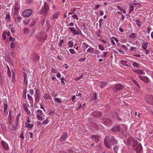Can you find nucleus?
I'll return each instance as SVG.
<instances>
[{"label": "nucleus", "mask_w": 153, "mask_h": 153, "mask_svg": "<svg viewBox=\"0 0 153 153\" xmlns=\"http://www.w3.org/2000/svg\"><path fill=\"white\" fill-rule=\"evenodd\" d=\"M117 143V140L114 136H112L111 138H109L108 137L106 136L104 140V145L108 148H111V143L114 145L116 144Z\"/></svg>", "instance_id": "1"}, {"label": "nucleus", "mask_w": 153, "mask_h": 153, "mask_svg": "<svg viewBox=\"0 0 153 153\" xmlns=\"http://www.w3.org/2000/svg\"><path fill=\"white\" fill-rule=\"evenodd\" d=\"M23 74L24 83L27 86L28 84V79L31 82L33 81V75L31 74L27 76L26 74L24 72H23Z\"/></svg>", "instance_id": "2"}, {"label": "nucleus", "mask_w": 153, "mask_h": 153, "mask_svg": "<svg viewBox=\"0 0 153 153\" xmlns=\"http://www.w3.org/2000/svg\"><path fill=\"white\" fill-rule=\"evenodd\" d=\"M127 144L133 147H136L138 144V141L134 138H128L126 141Z\"/></svg>", "instance_id": "3"}, {"label": "nucleus", "mask_w": 153, "mask_h": 153, "mask_svg": "<svg viewBox=\"0 0 153 153\" xmlns=\"http://www.w3.org/2000/svg\"><path fill=\"white\" fill-rule=\"evenodd\" d=\"M123 88L124 86L121 84H117L112 87V91L114 92H116L123 89Z\"/></svg>", "instance_id": "4"}, {"label": "nucleus", "mask_w": 153, "mask_h": 153, "mask_svg": "<svg viewBox=\"0 0 153 153\" xmlns=\"http://www.w3.org/2000/svg\"><path fill=\"white\" fill-rule=\"evenodd\" d=\"M49 10V7L48 4L45 3H44V7H42L41 10V13H43L45 16L47 15Z\"/></svg>", "instance_id": "5"}, {"label": "nucleus", "mask_w": 153, "mask_h": 153, "mask_svg": "<svg viewBox=\"0 0 153 153\" xmlns=\"http://www.w3.org/2000/svg\"><path fill=\"white\" fill-rule=\"evenodd\" d=\"M147 102L150 104L153 105V95H147L145 98Z\"/></svg>", "instance_id": "6"}, {"label": "nucleus", "mask_w": 153, "mask_h": 153, "mask_svg": "<svg viewBox=\"0 0 153 153\" xmlns=\"http://www.w3.org/2000/svg\"><path fill=\"white\" fill-rule=\"evenodd\" d=\"M32 13V10L31 9H28L24 10L23 13V15L25 17L30 16Z\"/></svg>", "instance_id": "7"}, {"label": "nucleus", "mask_w": 153, "mask_h": 153, "mask_svg": "<svg viewBox=\"0 0 153 153\" xmlns=\"http://www.w3.org/2000/svg\"><path fill=\"white\" fill-rule=\"evenodd\" d=\"M120 129L119 125H116L113 126L111 129V131L113 132H118Z\"/></svg>", "instance_id": "8"}, {"label": "nucleus", "mask_w": 153, "mask_h": 153, "mask_svg": "<svg viewBox=\"0 0 153 153\" xmlns=\"http://www.w3.org/2000/svg\"><path fill=\"white\" fill-rule=\"evenodd\" d=\"M101 123L107 126L111 124V121L110 119L108 118H106Z\"/></svg>", "instance_id": "9"}, {"label": "nucleus", "mask_w": 153, "mask_h": 153, "mask_svg": "<svg viewBox=\"0 0 153 153\" xmlns=\"http://www.w3.org/2000/svg\"><path fill=\"white\" fill-rule=\"evenodd\" d=\"M15 15L16 16L13 18L15 22L17 23L20 22L21 19H22V18L18 14Z\"/></svg>", "instance_id": "10"}, {"label": "nucleus", "mask_w": 153, "mask_h": 153, "mask_svg": "<svg viewBox=\"0 0 153 153\" xmlns=\"http://www.w3.org/2000/svg\"><path fill=\"white\" fill-rule=\"evenodd\" d=\"M1 143L4 148L6 150H8L9 149L8 144L4 140H2Z\"/></svg>", "instance_id": "11"}, {"label": "nucleus", "mask_w": 153, "mask_h": 153, "mask_svg": "<svg viewBox=\"0 0 153 153\" xmlns=\"http://www.w3.org/2000/svg\"><path fill=\"white\" fill-rule=\"evenodd\" d=\"M142 149V146L140 143H139L135 149L136 152L137 153H140Z\"/></svg>", "instance_id": "12"}, {"label": "nucleus", "mask_w": 153, "mask_h": 153, "mask_svg": "<svg viewBox=\"0 0 153 153\" xmlns=\"http://www.w3.org/2000/svg\"><path fill=\"white\" fill-rule=\"evenodd\" d=\"M102 115V113L100 111H94L91 113V115L96 117H100Z\"/></svg>", "instance_id": "13"}, {"label": "nucleus", "mask_w": 153, "mask_h": 153, "mask_svg": "<svg viewBox=\"0 0 153 153\" xmlns=\"http://www.w3.org/2000/svg\"><path fill=\"white\" fill-rule=\"evenodd\" d=\"M139 76L140 79L143 80V82L146 83H148L149 82V80L147 77L140 76Z\"/></svg>", "instance_id": "14"}, {"label": "nucleus", "mask_w": 153, "mask_h": 153, "mask_svg": "<svg viewBox=\"0 0 153 153\" xmlns=\"http://www.w3.org/2000/svg\"><path fill=\"white\" fill-rule=\"evenodd\" d=\"M14 11L13 12V14L16 15L17 12L19 10V8L18 7V3L16 2L14 6Z\"/></svg>", "instance_id": "15"}, {"label": "nucleus", "mask_w": 153, "mask_h": 153, "mask_svg": "<svg viewBox=\"0 0 153 153\" xmlns=\"http://www.w3.org/2000/svg\"><path fill=\"white\" fill-rule=\"evenodd\" d=\"M32 59L33 61H36L39 60V57L38 55L35 54L32 56Z\"/></svg>", "instance_id": "16"}, {"label": "nucleus", "mask_w": 153, "mask_h": 153, "mask_svg": "<svg viewBox=\"0 0 153 153\" xmlns=\"http://www.w3.org/2000/svg\"><path fill=\"white\" fill-rule=\"evenodd\" d=\"M47 37V35L41 34L40 36V41H44L46 39Z\"/></svg>", "instance_id": "17"}, {"label": "nucleus", "mask_w": 153, "mask_h": 153, "mask_svg": "<svg viewBox=\"0 0 153 153\" xmlns=\"http://www.w3.org/2000/svg\"><path fill=\"white\" fill-rule=\"evenodd\" d=\"M67 134L66 132H64L61 138H60V140L61 142L63 141L67 137Z\"/></svg>", "instance_id": "18"}, {"label": "nucleus", "mask_w": 153, "mask_h": 153, "mask_svg": "<svg viewBox=\"0 0 153 153\" xmlns=\"http://www.w3.org/2000/svg\"><path fill=\"white\" fill-rule=\"evenodd\" d=\"M91 137L92 138L94 139L96 142L97 143L98 141V138L99 137L98 136L93 135L91 136Z\"/></svg>", "instance_id": "19"}, {"label": "nucleus", "mask_w": 153, "mask_h": 153, "mask_svg": "<svg viewBox=\"0 0 153 153\" xmlns=\"http://www.w3.org/2000/svg\"><path fill=\"white\" fill-rule=\"evenodd\" d=\"M8 107L7 105V104H5L4 106V114L7 115V108Z\"/></svg>", "instance_id": "20"}, {"label": "nucleus", "mask_w": 153, "mask_h": 153, "mask_svg": "<svg viewBox=\"0 0 153 153\" xmlns=\"http://www.w3.org/2000/svg\"><path fill=\"white\" fill-rule=\"evenodd\" d=\"M39 94L37 93V90H36V97L35 98V100L36 102H38L39 100Z\"/></svg>", "instance_id": "21"}, {"label": "nucleus", "mask_w": 153, "mask_h": 153, "mask_svg": "<svg viewBox=\"0 0 153 153\" xmlns=\"http://www.w3.org/2000/svg\"><path fill=\"white\" fill-rule=\"evenodd\" d=\"M100 84V87L102 88L107 84V83L105 82H101Z\"/></svg>", "instance_id": "22"}, {"label": "nucleus", "mask_w": 153, "mask_h": 153, "mask_svg": "<svg viewBox=\"0 0 153 153\" xmlns=\"http://www.w3.org/2000/svg\"><path fill=\"white\" fill-rule=\"evenodd\" d=\"M148 45V43L146 42L144 43V44L142 45V47L144 50H145L147 48Z\"/></svg>", "instance_id": "23"}, {"label": "nucleus", "mask_w": 153, "mask_h": 153, "mask_svg": "<svg viewBox=\"0 0 153 153\" xmlns=\"http://www.w3.org/2000/svg\"><path fill=\"white\" fill-rule=\"evenodd\" d=\"M59 15V13L58 12H56L55 13L53 16V19H54L56 18H57L58 16Z\"/></svg>", "instance_id": "24"}, {"label": "nucleus", "mask_w": 153, "mask_h": 153, "mask_svg": "<svg viewBox=\"0 0 153 153\" xmlns=\"http://www.w3.org/2000/svg\"><path fill=\"white\" fill-rule=\"evenodd\" d=\"M134 71L138 74H142L143 73L142 71L139 69L135 70Z\"/></svg>", "instance_id": "25"}, {"label": "nucleus", "mask_w": 153, "mask_h": 153, "mask_svg": "<svg viewBox=\"0 0 153 153\" xmlns=\"http://www.w3.org/2000/svg\"><path fill=\"white\" fill-rule=\"evenodd\" d=\"M5 19H7V21H10L11 19V18L10 17V14L7 13L6 14L5 16Z\"/></svg>", "instance_id": "26"}, {"label": "nucleus", "mask_w": 153, "mask_h": 153, "mask_svg": "<svg viewBox=\"0 0 153 153\" xmlns=\"http://www.w3.org/2000/svg\"><path fill=\"white\" fill-rule=\"evenodd\" d=\"M24 109L27 114H30V111L27 108V107H24Z\"/></svg>", "instance_id": "27"}, {"label": "nucleus", "mask_w": 153, "mask_h": 153, "mask_svg": "<svg viewBox=\"0 0 153 153\" xmlns=\"http://www.w3.org/2000/svg\"><path fill=\"white\" fill-rule=\"evenodd\" d=\"M24 33L26 34H27L29 33V30L26 27H25L24 28Z\"/></svg>", "instance_id": "28"}, {"label": "nucleus", "mask_w": 153, "mask_h": 153, "mask_svg": "<svg viewBox=\"0 0 153 153\" xmlns=\"http://www.w3.org/2000/svg\"><path fill=\"white\" fill-rule=\"evenodd\" d=\"M69 46L71 48H72L74 42L72 41H68V42Z\"/></svg>", "instance_id": "29"}, {"label": "nucleus", "mask_w": 153, "mask_h": 153, "mask_svg": "<svg viewBox=\"0 0 153 153\" xmlns=\"http://www.w3.org/2000/svg\"><path fill=\"white\" fill-rule=\"evenodd\" d=\"M94 51L93 48H89L87 50V52L89 53H92Z\"/></svg>", "instance_id": "30"}, {"label": "nucleus", "mask_w": 153, "mask_h": 153, "mask_svg": "<svg viewBox=\"0 0 153 153\" xmlns=\"http://www.w3.org/2000/svg\"><path fill=\"white\" fill-rule=\"evenodd\" d=\"M37 117L38 119L40 121H42L43 120V117L40 115H37Z\"/></svg>", "instance_id": "31"}, {"label": "nucleus", "mask_w": 153, "mask_h": 153, "mask_svg": "<svg viewBox=\"0 0 153 153\" xmlns=\"http://www.w3.org/2000/svg\"><path fill=\"white\" fill-rule=\"evenodd\" d=\"M27 98L29 100L30 102L33 101V98L31 96H30V95H29V94H27Z\"/></svg>", "instance_id": "32"}, {"label": "nucleus", "mask_w": 153, "mask_h": 153, "mask_svg": "<svg viewBox=\"0 0 153 153\" xmlns=\"http://www.w3.org/2000/svg\"><path fill=\"white\" fill-rule=\"evenodd\" d=\"M30 124L29 123H27V122H26L25 123V127L29 128H30Z\"/></svg>", "instance_id": "33"}, {"label": "nucleus", "mask_w": 153, "mask_h": 153, "mask_svg": "<svg viewBox=\"0 0 153 153\" xmlns=\"http://www.w3.org/2000/svg\"><path fill=\"white\" fill-rule=\"evenodd\" d=\"M76 29H77L78 30V33H75V34H78L80 35L81 36L82 35V34L80 31V30H79V29L77 27H76Z\"/></svg>", "instance_id": "34"}, {"label": "nucleus", "mask_w": 153, "mask_h": 153, "mask_svg": "<svg viewBox=\"0 0 153 153\" xmlns=\"http://www.w3.org/2000/svg\"><path fill=\"white\" fill-rule=\"evenodd\" d=\"M118 149V147L117 146H115L113 148V150L114 152L117 153V151Z\"/></svg>", "instance_id": "35"}, {"label": "nucleus", "mask_w": 153, "mask_h": 153, "mask_svg": "<svg viewBox=\"0 0 153 153\" xmlns=\"http://www.w3.org/2000/svg\"><path fill=\"white\" fill-rule=\"evenodd\" d=\"M132 65H133V66L134 67H137V68H139V64L137 63L136 62H134L133 63Z\"/></svg>", "instance_id": "36"}, {"label": "nucleus", "mask_w": 153, "mask_h": 153, "mask_svg": "<svg viewBox=\"0 0 153 153\" xmlns=\"http://www.w3.org/2000/svg\"><path fill=\"white\" fill-rule=\"evenodd\" d=\"M48 122V120L47 119L45 121H43L42 122V124L43 125H45V124H47Z\"/></svg>", "instance_id": "37"}, {"label": "nucleus", "mask_w": 153, "mask_h": 153, "mask_svg": "<svg viewBox=\"0 0 153 153\" xmlns=\"http://www.w3.org/2000/svg\"><path fill=\"white\" fill-rule=\"evenodd\" d=\"M136 37V34L135 33H132L130 36L129 37L132 38H134Z\"/></svg>", "instance_id": "38"}, {"label": "nucleus", "mask_w": 153, "mask_h": 153, "mask_svg": "<svg viewBox=\"0 0 153 153\" xmlns=\"http://www.w3.org/2000/svg\"><path fill=\"white\" fill-rule=\"evenodd\" d=\"M70 30V31L71 32H72V33L73 34V32L75 31V29L74 27H69L68 28Z\"/></svg>", "instance_id": "39"}, {"label": "nucleus", "mask_w": 153, "mask_h": 153, "mask_svg": "<svg viewBox=\"0 0 153 153\" xmlns=\"http://www.w3.org/2000/svg\"><path fill=\"white\" fill-rule=\"evenodd\" d=\"M51 97L49 95H48L47 94H46L44 98L46 99H50Z\"/></svg>", "instance_id": "40"}, {"label": "nucleus", "mask_w": 153, "mask_h": 153, "mask_svg": "<svg viewBox=\"0 0 153 153\" xmlns=\"http://www.w3.org/2000/svg\"><path fill=\"white\" fill-rule=\"evenodd\" d=\"M54 100L56 102H58L60 103L62 102V101H61L58 98H56L54 99Z\"/></svg>", "instance_id": "41"}, {"label": "nucleus", "mask_w": 153, "mask_h": 153, "mask_svg": "<svg viewBox=\"0 0 153 153\" xmlns=\"http://www.w3.org/2000/svg\"><path fill=\"white\" fill-rule=\"evenodd\" d=\"M60 80L61 81V83L62 84L64 85L65 84V83L64 81V80L65 81V79L64 77H62L60 78Z\"/></svg>", "instance_id": "42"}, {"label": "nucleus", "mask_w": 153, "mask_h": 153, "mask_svg": "<svg viewBox=\"0 0 153 153\" xmlns=\"http://www.w3.org/2000/svg\"><path fill=\"white\" fill-rule=\"evenodd\" d=\"M15 46V43H13V42H11L10 44V46L11 48H14Z\"/></svg>", "instance_id": "43"}, {"label": "nucleus", "mask_w": 153, "mask_h": 153, "mask_svg": "<svg viewBox=\"0 0 153 153\" xmlns=\"http://www.w3.org/2000/svg\"><path fill=\"white\" fill-rule=\"evenodd\" d=\"M134 7L132 5H131L130 7V10L129 11V13H131L132 10H134Z\"/></svg>", "instance_id": "44"}, {"label": "nucleus", "mask_w": 153, "mask_h": 153, "mask_svg": "<svg viewBox=\"0 0 153 153\" xmlns=\"http://www.w3.org/2000/svg\"><path fill=\"white\" fill-rule=\"evenodd\" d=\"M70 52L72 54H74L75 52L74 50L73 49H70L69 50Z\"/></svg>", "instance_id": "45"}, {"label": "nucleus", "mask_w": 153, "mask_h": 153, "mask_svg": "<svg viewBox=\"0 0 153 153\" xmlns=\"http://www.w3.org/2000/svg\"><path fill=\"white\" fill-rule=\"evenodd\" d=\"M72 17L74 19H76V20H78V18L77 16V15L76 14H74L72 16Z\"/></svg>", "instance_id": "46"}, {"label": "nucleus", "mask_w": 153, "mask_h": 153, "mask_svg": "<svg viewBox=\"0 0 153 153\" xmlns=\"http://www.w3.org/2000/svg\"><path fill=\"white\" fill-rule=\"evenodd\" d=\"M99 48L102 50H104V48L103 46L100 45H99Z\"/></svg>", "instance_id": "47"}, {"label": "nucleus", "mask_w": 153, "mask_h": 153, "mask_svg": "<svg viewBox=\"0 0 153 153\" xmlns=\"http://www.w3.org/2000/svg\"><path fill=\"white\" fill-rule=\"evenodd\" d=\"M117 8H118L119 10L121 11H125V10L123 9L120 6H117Z\"/></svg>", "instance_id": "48"}, {"label": "nucleus", "mask_w": 153, "mask_h": 153, "mask_svg": "<svg viewBox=\"0 0 153 153\" xmlns=\"http://www.w3.org/2000/svg\"><path fill=\"white\" fill-rule=\"evenodd\" d=\"M20 116H21V115L20 114H17L16 118V121H19V117Z\"/></svg>", "instance_id": "49"}, {"label": "nucleus", "mask_w": 153, "mask_h": 153, "mask_svg": "<svg viewBox=\"0 0 153 153\" xmlns=\"http://www.w3.org/2000/svg\"><path fill=\"white\" fill-rule=\"evenodd\" d=\"M83 76V75H81L80 77H76L75 78V80L76 81L78 80H79L80 79H81Z\"/></svg>", "instance_id": "50"}, {"label": "nucleus", "mask_w": 153, "mask_h": 153, "mask_svg": "<svg viewBox=\"0 0 153 153\" xmlns=\"http://www.w3.org/2000/svg\"><path fill=\"white\" fill-rule=\"evenodd\" d=\"M5 59L7 60V61H10L11 60V58L10 57L6 56L5 57Z\"/></svg>", "instance_id": "51"}, {"label": "nucleus", "mask_w": 153, "mask_h": 153, "mask_svg": "<svg viewBox=\"0 0 153 153\" xmlns=\"http://www.w3.org/2000/svg\"><path fill=\"white\" fill-rule=\"evenodd\" d=\"M29 93L31 95H33L34 94V91L33 89H30L29 90Z\"/></svg>", "instance_id": "52"}, {"label": "nucleus", "mask_w": 153, "mask_h": 153, "mask_svg": "<svg viewBox=\"0 0 153 153\" xmlns=\"http://www.w3.org/2000/svg\"><path fill=\"white\" fill-rule=\"evenodd\" d=\"M36 112L39 114H42V111H41V110H40L39 109Z\"/></svg>", "instance_id": "53"}, {"label": "nucleus", "mask_w": 153, "mask_h": 153, "mask_svg": "<svg viewBox=\"0 0 153 153\" xmlns=\"http://www.w3.org/2000/svg\"><path fill=\"white\" fill-rule=\"evenodd\" d=\"M133 82L136 86H137L138 87H139V85L135 80L133 79Z\"/></svg>", "instance_id": "54"}, {"label": "nucleus", "mask_w": 153, "mask_h": 153, "mask_svg": "<svg viewBox=\"0 0 153 153\" xmlns=\"http://www.w3.org/2000/svg\"><path fill=\"white\" fill-rule=\"evenodd\" d=\"M2 37L5 40L6 39V36L5 35V33H3L2 34Z\"/></svg>", "instance_id": "55"}, {"label": "nucleus", "mask_w": 153, "mask_h": 153, "mask_svg": "<svg viewBox=\"0 0 153 153\" xmlns=\"http://www.w3.org/2000/svg\"><path fill=\"white\" fill-rule=\"evenodd\" d=\"M5 33L8 36H9L10 35V32L5 31Z\"/></svg>", "instance_id": "56"}, {"label": "nucleus", "mask_w": 153, "mask_h": 153, "mask_svg": "<svg viewBox=\"0 0 153 153\" xmlns=\"http://www.w3.org/2000/svg\"><path fill=\"white\" fill-rule=\"evenodd\" d=\"M135 49V50H136V48L135 47H131L130 48V51H133L134 49Z\"/></svg>", "instance_id": "57"}, {"label": "nucleus", "mask_w": 153, "mask_h": 153, "mask_svg": "<svg viewBox=\"0 0 153 153\" xmlns=\"http://www.w3.org/2000/svg\"><path fill=\"white\" fill-rule=\"evenodd\" d=\"M97 99V94H96V93L95 92V94H94V95L93 97V99L94 100H96Z\"/></svg>", "instance_id": "58"}, {"label": "nucleus", "mask_w": 153, "mask_h": 153, "mask_svg": "<svg viewBox=\"0 0 153 153\" xmlns=\"http://www.w3.org/2000/svg\"><path fill=\"white\" fill-rule=\"evenodd\" d=\"M112 38L113 39H114L117 42H119L118 40L115 37H112Z\"/></svg>", "instance_id": "59"}, {"label": "nucleus", "mask_w": 153, "mask_h": 153, "mask_svg": "<svg viewBox=\"0 0 153 153\" xmlns=\"http://www.w3.org/2000/svg\"><path fill=\"white\" fill-rule=\"evenodd\" d=\"M86 59V58L85 57L82 58L81 59H80L79 60V61H82V62H84Z\"/></svg>", "instance_id": "60"}, {"label": "nucleus", "mask_w": 153, "mask_h": 153, "mask_svg": "<svg viewBox=\"0 0 153 153\" xmlns=\"http://www.w3.org/2000/svg\"><path fill=\"white\" fill-rule=\"evenodd\" d=\"M9 29H10L12 33H13L14 32L15 30L14 29V28L12 27L10 28V27Z\"/></svg>", "instance_id": "61"}, {"label": "nucleus", "mask_w": 153, "mask_h": 153, "mask_svg": "<svg viewBox=\"0 0 153 153\" xmlns=\"http://www.w3.org/2000/svg\"><path fill=\"white\" fill-rule=\"evenodd\" d=\"M23 98L25 99L26 98V92H24V95L23 96Z\"/></svg>", "instance_id": "62"}, {"label": "nucleus", "mask_w": 153, "mask_h": 153, "mask_svg": "<svg viewBox=\"0 0 153 153\" xmlns=\"http://www.w3.org/2000/svg\"><path fill=\"white\" fill-rule=\"evenodd\" d=\"M107 53V52H104L103 53V56L104 57H106Z\"/></svg>", "instance_id": "63"}, {"label": "nucleus", "mask_w": 153, "mask_h": 153, "mask_svg": "<svg viewBox=\"0 0 153 153\" xmlns=\"http://www.w3.org/2000/svg\"><path fill=\"white\" fill-rule=\"evenodd\" d=\"M20 137L21 139H23L24 138V135L23 133H22L20 135Z\"/></svg>", "instance_id": "64"}]
</instances>
